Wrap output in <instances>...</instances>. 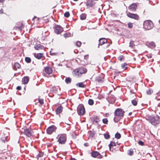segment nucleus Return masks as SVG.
Instances as JSON below:
<instances>
[{"mask_svg": "<svg viewBox=\"0 0 160 160\" xmlns=\"http://www.w3.org/2000/svg\"><path fill=\"white\" fill-rule=\"evenodd\" d=\"M20 65L18 62L15 63L14 64V67L16 68V69H17V68H19L20 67Z\"/></svg>", "mask_w": 160, "mask_h": 160, "instance_id": "obj_27", "label": "nucleus"}, {"mask_svg": "<svg viewBox=\"0 0 160 160\" xmlns=\"http://www.w3.org/2000/svg\"><path fill=\"white\" fill-rule=\"evenodd\" d=\"M91 156L93 158H102V156L98 151H93L91 153Z\"/></svg>", "mask_w": 160, "mask_h": 160, "instance_id": "obj_9", "label": "nucleus"}, {"mask_svg": "<svg viewBox=\"0 0 160 160\" xmlns=\"http://www.w3.org/2000/svg\"><path fill=\"white\" fill-rule=\"evenodd\" d=\"M71 160H76L74 158H72L71 159Z\"/></svg>", "mask_w": 160, "mask_h": 160, "instance_id": "obj_55", "label": "nucleus"}, {"mask_svg": "<svg viewBox=\"0 0 160 160\" xmlns=\"http://www.w3.org/2000/svg\"><path fill=\"white\" fill-rule=\"evenodd\" d=\"M150 45L152 47H155V43L153 42H151L149 43Z\"/></svg>", "mask_w": 160, "mask_h": 160, "instance_id": "obj_43", "label": "nucleus"}, {"mask_svg": "<svg viewBox=\"0 0 160 160\" xmlns=\"http://www.w3.org/2000/svg\"><path fill=\"white\" fill-rule=\"evenodd\" d=\"M50 54H51V55H55V53H51V52H50Z\"/></svg>", "mask_w": 160, "mask_h": 160, "instance_id": "obj_53", "label": "nucleus"}, {"mask_svg": "<svg viewBox=\"0 0 160 160\" xmlns=\"http://www.w3.org/2000/svg\"><path fill=\"white\" fill-rule=\"evenodd\" d=\"M128 16L131 18H133L135 19H138V16L135 14H133L129 12L127 13Z\"/></svg>", "mask_w": 160, "mask_h": 160, "instance_id": "obj_10", "label": "nucleus"}, {"mask_svg": "<svg viewBox=\"0 0 160 160\" xmlns=\"http://www.w3.org/2000/svg\"><path fill=\"white\" fill-rule=\"evenodd\" d=\"M128 27L129 28H132L133 27V24L130 22H129L128 23Z\"/></svg>", "mask_w": 160, "mask_h": 160, "instance_id": "obj_38", "label": "nucleus"}, {"mask_svg": "<svg viewBox=\"0 0 160 160\" xmlns=\"http://www.w3.org/2000/svg\"><path fill=\"white\" fill-rule=\"evenodd\" d=\"M132 114V113L131 112H130L129 113V115H131Z\"/></svg>", "mask_w": 160, "mask_h": 160, "instance_id": "obj_56", "label": "nucleus"}, {"mask_svg": "<svg viewBox=\"0 0 160 160\" xmlns=\"http://www.w3.org/2000/svg\"><path fill=\"white\" fill-rule=\"evenodd\" d=\"M72 79L69 77H67L65 79V82L67 84H69L71 83Z\"/></svg>", "mask_w": 160, "mask_h": 160, "instance_id": "obj_20", "label": "nucleus"}, {"mask_svg": "<svg viewBox=\"0 0 160 160\" xmlns=\"http://www.w3.org/2000/svg\"><path fill=\"white\" fill-rule=\"evenodd\" d=\"M137 5L136 3L132 4L128 7V9L132 11H135L136 10Z\"/></svg>", "mask_w": 160, "mask_h": 160, "instance_id": "obj_12", "label": "nucleus"}, {"mask_svg": "<svg viewBox=\"0 0 160 160\" xmlns=\"http://www.w3.org/2000/svg\"><path fill=\"white\" fill-rule=\"evenodd\" d=\"M72 74L74 76L76 77H81V74L79 73V69H77L74 70L72 72Z\"/></svg>", "mask_w": 160, "mask_h": 160, "instance_id": "obj_11", "label": "nucleus"}, {"mask_svg": "<svg viewBox=\"0 0 160 160\" xmlns=\"http://www.w3.org/2000/svg\"><path fill=\"white\" fill-rule=\"evenodd\" d=\"M99 44H98V48L99 45H102L104 43L107 42V40L105 38H100L99 40Z\"/></svg>", "mask_w": 160, "mask_h": 160, "instance_id": "obj_14", "label": "nucleus"}, {"mask_svg": "<svg viewBox=\"0 0 160 160\" xmlns=\"http://www.w3.org/2000/svg\"><path fill=\"white\" fill-rule=\"evenodd\" d=\"M152 92V89H149L147 90L146 92L147 94L150 95Z\"/></svg>", "mask_w": 160, "mask_h": 160, "instance_id": "obj_32", "label": "nucleus"}, {"mask_svg": "<svg viewBox=\"0 0 160 160\" xmlns=\"http://www.w3.org/2000/svg\"><path fill=\"white\" fill-rule=\"evenodd\" d=\"M95 3L94 2L93 0H88L86 3V6L88 7H92L94 5Z\"/></svg>", "mask_w": 160, "mask_h": 160, "instance_id": "obj_13", "label": "nucleus"}, {"mask_svg": "<svg viewBox=\"0 0 160 160\" xmlns=\"http://www.w3.org/2000/svg\"><path fill=\"white\" fill-rule=\"evenodd\" d=\"M57 128L54 125H52L49 127L47 129V132L48 134H51L55 132Z\"/></svg>", "mask_w": 160, "mask_h": 160, "instance_id": "obj_7", "label": "nucleus"}, {"mask_svg": "<svg viewBox=\"0 0 160 160\" xmlns=\"http://www.w3.org/2000/svg\"><path fill=\"white\" fill-rule=\"evenodd\" d=\"M63 108L62 106L58 107L56 109L55 112L58 115L62 111Z\"/></svg>", "mask_w": 160, "mask_h": 160, "instance_id": "obj_16", "label": "nucleus"}, {"mask_svg": "<svg viewBox=\"0 0 160 160\" xmlns=\"http://www.w3.org/2000/svg\"><path fill=\"white\" fill-rule=\"evenodd\" d=\"M81 44L82 43L81 42L78 41L76 42V45L77 46L80 47L81 46Z\"/></svg>", "mask_w": 160, "mask_h": 160, "instance_id": "obj_37", "label": "nucleus"}, {"mask_svg": "<svg viewBox=\"0 0 160 160\" xmlns=\"http://www.w3.org/2000/svg\"><path fill=\"white\" fill-rule=\"evenodd\" d=\"M124 59V57L122 55L119 56L118 57V59L120 61H122Z\"/></svg>", "mask_w": 160, "mask_h": 160, "instance_id": "obj_39", "label": "nucleus"}, {"mask_svg": "<svg viewBox=\"0 0 160 160\" xmlns=\"http://www.w3.org/2000/svg\"><path fill=\"white\" fill-rule=\"evenodd\" d=\"M3 10L2 9H1L0 10V14H2L3 12Z\"/></svg>", "mask_w": 160, "mask_h": 160, "instance_id": "obj_48", "label": "nucleus"}, {"mask_svg": "<svg viewBox=\"0 0 160 160\" xmlns=\"http://www.w3.org/2000/svg\"><path fill=\"white\" fill-rule=\"evenodd\" d=\"M63 36L64 38H66L69 37H71L72 36V35L70 33L68 32L64 34Z\"/></svg>", "mask_w": 160, "mask_h": 160, "instance_id": "obj_22", "label": "nucleus"}, {"mask_svg": "<svg viewBox=\"0 0 160 160\" xmlns=\"http://www.w3.org/2000/svg\"><path fill=\"white\" fill-rule=\"evenodd\" d=\"M104 136V138L106 139H108L110 138V135L108 133H105Z\"/></svg>", "mask_w": 160, "mask_h": 160, "instance_id": "obj_30", "label": "nucleus"}, {"mask_svg": "<svg viewBox=\"0 0 160 160\" xmlns=\"http://www.w3.org/2000/svg\"><path fill=\"white\" fill-rule=\"evenodd\" d=\"M34 48L37 50L42 49L44 48V46L40 44H35L34 46Z\"/></svg>", "mask_w": 160, "mask_h": 160, "instance_id": "obj_17", "label": "nucleus"}, {"mask_svg": "<svg viewBox=\"0 0 160 160\" xmlns=\"http://www.w3.org/2000/svg\"><path fill=\"white\" fill-rule=\"evenodd\" d=\"M138 143L140 145L142 146L144 145V142L141 141H139L138 142Z\"/></svg>", "mask_w": 160, "mask_h": 160, "instance_id": "obj_44", "label": "nucleus"}, {"mask_svg": "<svg viewBox=\"0 0 160 160\" xmlns=\"http://www.w3.org/2000/svg\"><path fill=\"white\" fill-rule=\"evenodd\" d=\"M94 135L95 134L94 133H92L91 132H90L89 136L91 137H92L94 136Z\"/></svg>", "mask_w": 160, "mask_h": 160, "instance_id": "obj_42", "label": "nucleus"}, {"mask_svg": "<svg viewBox=\"0 0 160 160\" xmlns=\"http://www.w3.org/2000/svg\"><path fill=\"white\" fill-rule=\"evenodd\" d=\"M37 19V20H38V18H37V17H34L33 18H32V20H34V19Z\"/></svg>", "mask_w": 160, "mask_h": 160, "instance_id": "obj_49", "label": "nucleus"}, {"mask_svg": "<svg viewBox=\"0 0 160 160\" xmlns=\"http://www.w3.org/2000/svg\"><path fill=\"white\" fill-rule=\"evenodd\" d=\"M99 121V120L98 117L96 116L94 118V122L96 123H98Z\"/></svg>", "mask_w": 160, "mask_h": 160, "instance_id": "obj_31", "label": "nucleus"}, {"mask_svg": "<svg viewBox=\"0 0 160 160\" xmlns=\"http://www.w3.org/2000/svg\"><path fill=\"white\" fill-rule=\"evenodd\" d=\"M39 102L41 104H42L43 103V100L40 99L38 100Z\"/></svg>", "mask_w": 160, "mask_h": 160, "instance_id": "obj_45", "label": "nucleus"}, {"mask_svg": "<svg viewBox=\"0 0 160 160\" xmlns=\"http://www.w3.org/2000/svg\"><path fill=\"white\" fill-rule=\"evenodd\" d=\"M102 122L104 124H107L108 122V120L107 118H104L102 120Z\"/></svg>", "mask_w": 160, "mask_h": 160, "instance_id": "obj_40", "label": "nucleus"}, {"mask_svg": "<svg viewBox=\"0 0 160 160\" xmlns=\"http://www.w3.org/2000/svg\"><path fill=\"white\" fill-rule=\"evenodd\" d=\"M17 89L18 90H20L21 89V88L20 86H18L17 87Z\"/></svg>", "mask_w": 160, "mask_h": 160, "instance_id": "obj_47", "label": "nucleus"}, {"mask_svg": "<svg viewBox=\"0 0 160 160\" xmlns=\"http://www.w3.org/2000/svg\"><path fill=\"white\" fill-rule=\"evenodd\" d=\"M88 143H85L84 144V145L85 146H88Z\"/></svg>", "mask_w": 160, "mask_h": 160, "instance_id": "obj_52", "label": "nucleus"}, {"mask_svg": "<svg viewBox=\"0 0 160 160\" xmlns=\"http://www.w3.org/2000/svg\"><path fill=\"white\" fill-rule=\"evenodd\" d=\"M76 85L77 87L80 88H84L85 85L83 84L82 82H79L76 84Z\"/></svg>", "mask_w": 160, "mask_h": 160, "instance_id": "obj_23", "label": "nucleus"}, {"mask_svg": "<svg viewBox=\"0 0 160 160\" xmlns=\"http://www.w3.org/2000/svg\"><path fill=\"white\" fill-rule=\"evenodd\" d=\"M24 27V25L23 24L21 23L20 26L17 27V28L19 30H21Z\"/></svg>", "mask_w": 160, "mask_h": 160, "instance_id": "obj_33", "label": "nucleus"}, {"mask_svg": "<svg viewBox=\"0 0 160 160\" xmlns=\"http://www.w3.org/2000/svg\"><path fill=\"white\" fill-rule=\"evenodd\" d=\"M132 103V104L134 106H136L137 105V101L135 99H133L131 101Z\"/></svg>", "mask_w": 160, "mask_h": 160, "instance_id": "obj_26", "label": "nucleus"}, {"mask_svg": "<svg viewBox=\"0 0 160 160\" xmlns=\"http://www.w3.org/2000/svg\"><path fill=\"white\" fill-rule=\"evenodd\" d=\"M59 138L58 141L59 143L61 144L65 143L66 141V135L65 134H62L58 136Z\"/></svg>", "mask_w": 160, "mask_h": 160, "instance_id": "obj_4", "label": "nucleus"}, {"mask_svg": "<svg viewBox=\"0 0 160 160\" xmlns=\"http://www.w3.org/2000/svg\"><path fill=\"white\" fill-rule=\"evenodd\" d=\"M88 103L90 105H92L93 104V101L92 99H89L88 101Z\"/></svg>", "mask_w": 160, "mask_h": 160, "instance_id": "obj_34", "label": "nucleus"}, {"mask_svg": "<svg viewBox=\"0 0 160 160\" xmlns=\"http://www.w3.org/2000/svg\"><path fill=\"white\" fill-rule=\"evenodd\" d=\"M143 25L144 28L147 30L151 29L154 27L153 22L150 20H147L144 21Z\"/></svg>", "mask_w": 160, "mask_h": 160, "instance_id": "obj_3", "label": "nucleus"}, {"mask_svg": "<svg viewBox=\"0 0 160 160\" xmlns=\"http://www.w3.org/2000/svg\"><path fill=\"white\" fill-rule=\"evenodd\" d=\"M3 1H4V0H0V2L2 3Z\"/></svg>", "mask_w": 160, "mask_h": 160, "instance_id": "obj_54", "label": "nucleus"}, {"mask_svg": "<svg viewBox=\"0 0 160 160\" xmlns=\"http://www.w3.org/2000/svg\"><path fill=\"white\" fill-rule=\"evenodd\" d=\"M77 112L78 114L80 115H83L85 112L84 108L82 105H79L77 108Z\"/></svg>", "mask_w": 160, "mask_h": 160, "instance_id": "obj_6", "label": "nucleus"}, {"mask_svg": "<svg viewBox=\"0 0 160 160\" xmlns=\"http://www.w3.org/2000/svg\"><path fill=\"white\" fill-rule=\"evenodd\" d=\"M74 0V1H78V0Z\"/></svg>", "mask_w": 160, "mask_h": 160, "instance_id": "obj_57", "label": "nucleus"}, {"mask_svg": "<svg viewBox=\"0 0 160 160\" xmlns=\"http://www.w3.org/2000/svg\"><path fill=\"white\" fill-rule=\"evenodd\" d=\"M23 133L25 135L28 137H30L33 135L32 130L30 129L27 128L24 130Z\"/></svg>", "mask_w": 160, "mask_h": 160, "instance_id": "obj_8", "label": "nucleus"}, {"mask_svg": "<svg viewBox=\"0 0 160 160\" xmlns=\"http://www.w3.org/2000/svg\"><path fill=\"white\" fill-rule=\"evenodd\" d=\"M87 56V55H85V57H86V56Z\"/></svg>", "mask_w": 160, "mask_h": 160, "instance_id": "obj_58", "label": "nucleus"}, {"mask_svg": "<svg viewBox=\"0 0 160 160\" xmlns=\"http://www.w3.org/2000/svg\"><path fill=\"white\" fill-rule=\"evenodd\" d=\"M64 16L65 17L68 18L70 16V14L68 12H66L64 14Z\"/></svg>", "mask_w": 160, "mask_h": 160, "instance_id": "obj_35", "label": "nucleus"}, {"mask_svg": "<svg viewBox=\"0 0 160 160\" xmlns=\"http://www.w3.org/2000/svg\"><path fill=\"white\" fill-rule=\"evenodd\" d=\"M130 92L131 93H135V92H133L132 90H130Z\"/></svg>", "mask_w": 160, "mask_h": 160, "instance_id": "obj_50", "label": "nucleus"}, {"mask_svg": "<svg viewBox=\"0 0 160 160\" xmlns=\"http://www.w3.org/2000/svg\"><path fill=\"white\" fill-rule=\"evenodd\" d=\"M29 80V78L28 77H24L22 79V82L24 84H26L28 83Z\"/></svg>", "mask_w": 160, "mask_h": 160, "instance_id": "obj_19", "label": "nucleus"}, {"mask_svg": "<svg viewBox=\"0 0 160 160\" xmlns=\"http://www.w3.org/2000/svg\"><path fill=\"white\" fill-rule=\"evenodd\" d=\"M125 112L121 108L117 109L114 112V115L115 116L114 118L115 122H118L119 120L123 117Z\"/></svg>", "mask_w": 160, "mask_h": 160, "instance_id": "obj_2", "label": "nucleus"}, {"mask_svg": "<svg viewBox=\"0 0 160 160\" xmlns=\"http://www.w3.org/2000/svg\"><path fill=\"white\" fill-rule=\"evenodd\" d=\"M25 61L27 63H30L31 62V59L29 57H26L25 58Z\"/></svg>", "mask_w": 160, "mask_h": 160, "instance_id": "obj_29", "label": "nucleus"}, {"mask_svg": "<svg viewBox=\"0 0 160 160\" xmlns=\"http://www.w3.org/2000/svg\"><path fill=\"white\" fill-rule=\"evenodd\" d=\"M129 44H130L129 47H132L133 46L134 44L132 42V41L130 42Z\"/></svg>", "mask_w": 160, "mask_h": 160, "instance_id": "obj_46", "label": "nucleus"}, {"mask_svg": "<svg viewBox=\"0 0 160 160\" xmlns=\"http://www.w3.org/2000/svg\"><path fill=\"white\" fill-rule=\"evenodd\" d=\"M128 154L129 155H132L133 154V151L132 149L128 151Z\"/></svg>", "mask_w": 160, "mask_h": 160, "instance_id": "obj_36", "label": "nucleus"}, {"mask_svg": "<svg viewBox=\"0 0 160 160\" xmlns=\"http://www.w3.org/2000/svg\"><path fill=\"white\" fill-rule=\"evenodd\" d=\"M126 65H127V64L126 63H124L123 64H122V66H121L122 68L124 70H125V69H126L127 68V67H126Z\"/></svg>", "mask_w": 160, "mask_h": 160, "instance_id": "obj_41", "label": "nucleus"}, {"mask_svg": "<svg viewBox=\"0 0 160 160\" xmlns=\"http://www.w3.org/2000/svg\"><path fill=\"white\" fill-rule=\"evenodd\" d=\"M116 143L113 142H111L110 143L109 145V147L110 151H111V147L112 146H116Z\"/></svg>", "mask_w": 160, "mask_h": 160, "instance_id": "obj_25", "label": "nucleus"}, {"mask_svg": "<svg viewBox=\"0 0 160 160\" xmlns=\"http://www.w3.org/2000/svg\"><path fill=\"white\" fill-rule=\"evenodd\" d=\"M45 71L47 73L49 74L52 73V70L50 68L46 67L45 69Z\"/></svg>", "mask_w": 160, "mask_h": 160, "instance_id": "obj_18", "label": "nucleus"}, {"mask_svg": "<svg viewBox=\"0 0 160 160\" xmlns=\"http://www.w3.org/2000/svg\"><path fill=\"white\" fill-rule=\"evenodd\" d=\"M43 54L42 53H39L36 55H34L35 57L38 59H41L42 57Z\"/></svg>", "mask_w": 160, "mask_h": 160, "instance_id": "obj_21", "label": "nucleus"}, {"mask_svg": "<svg viewBox=\"0 0 160 160\" xmlns=\"http://www.w3.org/2000/svg\"><path fill=\"white\" fill-rule=\"evenodd\" d=\"M86 18V14L84 13H82L80 16V18L81 20H84Z\"/></svg>", "mask_w": 160, "mask_h": 160, "instance_id": "obj_24", "label": "nucleus"}, {"mask_svg": "<svg viewBox=\"0 0 160 160\" xmlns=\"http://www.w3.org/2000/svg\"><path fill=\"white\" fill-rule=\"evenodd\" d=\"M54 31L55 33L59 34L63 32V29L60 25H55L54 27Z\"/></svg>", "mask_w": 160, "mask_h": 160, "instance_id": "obj_5", "label": "nucleus"}, {"mask_svg": "<svg viewBox=\"0 0 160 160\" xmlns=\"http://www.w3.org/2000/svg\"><path fill=\"white\" fill-rule=\"evenodd\" d=\"M121 137V134L118 132L117 133L115 134V138L117 139H119Z\"/></svg>", "mask_w": 160, "mask_h": 160, "instance_id": "obj_28", "label": "nucleus"}, {"mask_svg": "<svg viewBox=\"0 0 160 160\" xmlns=\"http://www.w3.org/2000/svg\"><path fill=\"white\" fill-rule=\"evenodd\" d=\"M78 69L79 71V73L81 74V75L83 74L86 73L87 71V69L83 67H81Z\"/></svg>", "mask_w": 160, "mask_h": 160, "instance_id": "obj_15", "label": "nucleus"}, {"mask_svg": "<svg viewBox=\"0 0 160 160\" xmlns=\"http://www.w3.org/2000/svg\"><path fill=\"white\" fill-rule=\"evenodd\" d=\"M146 118L152 125L157 126L160 124V118L157 115H147Z\"/></svg>", "mask_w": 160, "mask_h": 160, "instance_id": "obj_1", "label": "nucleus"}, {"mask_svg": "<svg viewBox=\"0 0 160 160\" xmlns=\"http://www.w3.org/2000/svg\"><path fill=\"white\" fill-rule=\"evenodd\" d=\"M148 58H151L152 57V56L150 55H148Z\"/></svg>", "mask_w": 160, "mask_h": 160, "instance_id": "obj_51", "label": "nucleus"}]
</instances>
